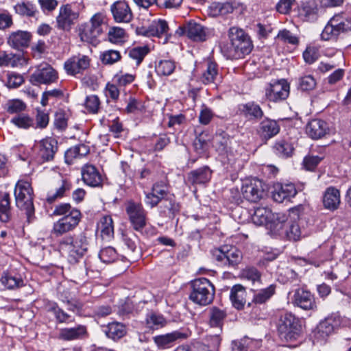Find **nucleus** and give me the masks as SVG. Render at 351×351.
<instances>
[{"label":"nucleus","mask_w":351,"mask_h":351,"mask_svg":"<svg viewBox=\"0 0 351 351\" xmlns=\"http://www.w3.org/2000/svg\"><path fill=\"white\" fill-rule=\"evenodd\" d=\"M230 44L224 50L229 59H241L250 54L254 47L250 36L241 28L232 27L228 31Z\"/></svg>","instance_id":"nucleus-1"},{"label":"nucleus","mask_w":351,"mask_h":351,"mask_svg":"<svg viewBox=\"0 0 351 351\" xmlns=\"http://www.w3.org/2000/svg\"><path fill=\"white\" fill-rule=\"evenodd\" d=\"M88 245V238L84 233H80L62 238L58 247L62 254L68 256L70 262L76 263L87 252Z\"/></svg>","instance_id":"nucleus-2"},{"label":"nucleus","mask_w":351,"mask_h":351,"mask_svg":"<svg viewBox=\"0 0 351 351\" xmlns=\"http://www.w3.org/2000/svg\"><path fill=\"white\" fill-rule=\"evenodd\" d=\"M302 326L301 321L291 313H287L280 319L278 327V335L281 340L292 343L301 336Z\"/></svg>","instance_id":"nucleus-3"},{"label":"nucleus","mask_w":351,"mask_h":351,"mask_svg":"<svg viewBox=\"0 0 351 351\" xmlns=\"http://www.w3.org/2000/svg\"><path fill=\"white\" fill-rule=\"evenodd\" d=\"M191 292L189 299L200 306L210 304L215 295L213 285L206 278L195 279L191 282Z\"/></svg>","instance_id":"nucleus-4"},{"label":"nucleus","mask_w":351,"mask_h":351,"mask_svg":"<svg viewBox=\"0 0 351 351\" xmlns=\"http://www.w3.org/2000/svg\"><path fill=\"white\" fill-rule=\"evenodd\" d=\"M14 196L16 206L19 209L25 210L28 220H30L34 213L33 189L30 183L19 180L15 186Z\"/></svg>","instance_id":"nucleus-5"},{"label":"nucleus","mask_w":351,"mask_h":351,"mask_svg":"<svg viewBox=\"0 0 351 351\" xmlns=\"http://www.w3.org/2000/svg\"><path fill=\"white\" fill-rule=\"evenodd\" d=\"M213 258L225 266L234 267L242 259L241 252L234 247L224 245L212 251Z\"/></svg>","instance_id":"nucleus-6"},{"label":"nucleus","mask_w":351,"mask_h":351,"mask_svg":"<svg viewBox=\"0 0 351 351\" xmlns=\"http://www.w3.org/2000/svg\"><path fill=\"white\" fill-rule=\"evenodd\" d=\"M343 318L338 314H332L321 321L317 326L315 337L317 341H324L343 324Z\"/></svg>","instance_id":"nucleus-7"},{"label":"nucleus","mask_w":351,"mask_h":351,"mask_svg":"<svg viewBox=\"0 0 351 351\" xmlns=\"http://www.w3.org/2000/svg\"><path fill=\"white\" fill-rule=\"evenodd\" d=\"M265 193V185L259 179L252 178L243 182L241 193L243 197L249 202H257L261 199Z\"/></svg>","instance_id":"nucleus-8"},{"label":"nucleus","mask_w":351,"mask_h":351,"mask_svg":"<svg viewBox=\"0 0 351 351\" xmlns=\"http://www.w3.org/2000/svg\"><path fill=\"white\" fill-rule=\"evenodd\" d=\"M290 92V86L285 79L270 83L265 89V96L268 100L278 102L286 99Z\"/></svg>","instance_id":"nucleus-9"},{"label":"nucleus","mask_w":351,"mask_h":351,"mask_svg":"<svg viewBox=\"0 0 351 351\" xmlns=\"http://www.w3.org/2000/svg\"><path fill=\"white\" fill-rule=\"evenodd\" d=\"M125 210L133 228L136 230H142L145 226L147 220V213L142 204L129 202Z\"/></svg>","instance_id":"nucleus-10"},{"label":"nucleus","mask_w":351,"mask_h":351,"mask_svg":"<svg viewBox=\"0 0 351 351\" xmlns=\"http://www.w3.org/2000/svg\"><path fill=\"white\" fill-rule=\"evenodd\" d=\"M57 79V72L47 63L40 64L30 76V81L34 84H49L55 82Z\"/></svg>","instance_id":"nucleus-11"},{"label":"nucleus","mask_w":351,"mask_h":351,"mask_svg":"<svg viewBox=\"0 0 351 351\" xmlns=\"http://www.w3.org/2000/svg\"><path fill=\"white\" fill-rule=\"evenodd\" d=\"M81 217L77 213H73L70 217L64 216L53 223L52 233L56 236L72 231L80 221Z\"/></svg>","instance_id":"nucleus-12"},{"label":"nucleus","mask_w":351,"mask_h":351,"mask_svg":"<svg viewBox=\"0 0 351 351\" xmlns=\"http://www.w3.org/2000/svg\"><path fill=\"white\" fill-rule=\"evenodd\" d=\"M90 65V59L84 55H77L68 59L64 64L66 72L71 75L82 73Z\"/></svg>","instance_id":"nucleus-13"},{"label":"nucleus","mask_w":351,"mask_h":351,"mask_svg":"<svg viewBox=\"0 0 351 351\" xmlns=\"http://www.w3.org/2000/svg\"><path fill=\"white\" fill-rule=\"evenodd\" d=\"M81 174L85 184L91 187H99L102 185L103 177L95 165L85 164L81 168Z\"/></svg>","instance_id":"nucleus-14"},{"label":"nucleus","mask_w":351,"mask_h":351,"mask_svg":"<svg viewBox=\"0 0 351 351\" xmlns=\"http://www.w3.org/2000/svg\"><path fill=\"white\" fill-rule=\"evenodd\" d=\"M280 130V125L276 121L265 118L260 122L256 132L262 140L267 141L276 136Z\"/></svg>","instance_id":"nucleus-15"},{"label":"nucleus","mask_w":351,"mask_h":351,"mask_svg":"<svg viewBox=\"0 0 351 351\" xmlns=\"http://www.w3.org/2000/svg\"><path fill=\"white\" fill-rule=\"evenodd\" d=\"M296 193L297 191L293 184L276 183L274 186L272 197L275 202L282 203L285 200H289L291 197H293Z\"/></svg>","instance_id":"nucleus-16"},{"label":"nucleus","mask_w":351,"mask_h":351,"mask_svg":"<svg viewBox=\"0 0 351 351\" xmlns=\"http://www.w3.org/2000/svg\"><path fill=\"white\" fill-rule=\"evenodd\" d=\"M168 23H140L136 27V33L138 35L152 37L160 36L167 32Z\"/></svg>","instance_id":"nucleus-17"},{"label":"nucleus","mask_w":351,"mask_h":351,"mask_svg":"<svg viewBox=\"0 0 351 351\" xmlns=\"http://www.w3.org/2000/svg\"><path fill=\"white\" fill-rule=\"evenodd\" d=\"M295 305L304 310L316 309L317 306L313 295L303 289L296 290L293 295Z\"/></svg>","instance_id":"nucleus-18"},{"label":"nucleus","mask_w":351,"mask_h":351,"mask_svg":"<svg viewBox=\"0 0 351 351\" xmlns=\"http://www.w3.org/2000/svg\"><path fill=\"white\" fill-rule=\"evenodd\" d=\"M187 335L179 330H175L165 335L155 336L153 339L156 345L160 349H167L179 339H186Z\"/></svg>","instance_id":"nucleus-19"},{"label":"nucleus","mask_w":351,"mask_h":351,"mask_svg":"<svg viewBox=\"0 0 351 351\" xmlns=\"http://www.w3.org/2000/svg\"><path fill=\"white\" fill-rule=\"evenodd\" d=\"M328 130L327 123L319 119H312L306 126V134L314 140H317L324 136Z\"/></svg>","instance_id":"nucleus-20"},{"label":"nucleus","mask_w":351,"mask_h":351,"mask_svg":"<svg viewBox=\"0 0 351 351\" xmlns=\"http://www.w3.org/2000/svg\"><path fill=\"white\" fill-rule=\"evenodd\" d=\"M111 11L115 22H130L132 19L130 8L125 1H117L113 3Z\"/></svg>","instance_id":"nucleus-21"},{"label":"nucleus","mask_w":351,"mask_h":351,"mask_svg":"<svg viewBox=\"0 0 351 351\" xmlns=\"http://www.w3.org/2000/svg\"><path fill=\"white\" fill-rule=\"evenodd\" d=\"M319 8L315 0L302 2L297 8L298 16L304 21L315 19Z\"/></svg>","instance_id":"nucleus-22"},{"label":"nucleus","mask_w":351,"mask_h":351,"mask_svg":"<svg viewBox=\"0 0 351 351\" xmlns=\"http://www.w3.org/2000/svg\"><path fill=\"white\" fill-rule=\"evenodd\" d=\"M39 155L44 161L53 160L58 151V141L53 138H46L40 141Z\"/></svg>","instance_id":"nucleus-23"},{"label":"nucleus","mask_w":351,"mask_h":351,"mask_svg":"<svg viewBox=\"0 0 351 351\" xmlns=\"http://www.w3.org/2000/svg\"><path fill=\"white\" fill-rule=\"evenodd\" d=\"M101 32V23H84L80 28V36L82 41L94 43Z\"/></svg>","instance_id":"nucleus-24"},{"label":"nucleus","mask_w":351,"mask_h":351,"mask_svg":"<svg viewBox=\"0 0 351 351\" xmlns=\"http://www.w3.org/2000/svg\"><path fill=\"white\" fill-rule=\"evenodd\" d=\"M71 189V184L66 180H61L56 186L48 191L46 201L51 204L57 199L63 197Z\"/></svg>","instance_id":"nucleus-25"},{"label":"nucleus","mask_w":351,"mask_h":351,"mask_svg":"<svg viewBox=\"0 0 351 351\" xmlns=\"http://www.w3.org/2000/svg\"><path fill=\"white\" fill-rule=\"evenodd\" d=\"M32 38L27 31H16L12 32L8 38V44L13 48L19 49L29 46Z\"/></svg>","instance_id":"nucleus-26"},{"label":"nucleus","mask_w":351,"mask_h":351,"mask_svg":"<svg viewBox=\"0 0 351 351\" xmlns=\"http://www.w3.org/2000/svg\"><path fill=\"white\" fill-rule=\"evenodd\" d=\"M340 192L334 186L326 189L323 197L324 206L330 210L338 208L340 204Z\"/></svg>","instance_id":"nucleus-27"},{"label":"nucleus","mask_w":351,"mask_h":351,"mask_svg":"<svg viewBox=\"0 0 351 351\" xmlns=\"http://www.w3.org/2000/svg\"><path fill=\"white\" fill-rule=\"evenodd\" d=\"M182 34H185L193 40H204L206 39V30L200 23H186L184 27H180Z\"/></svg>","instance_id":"nucleus-28"},{"label":"nucleus","mask_w":351,"mask_h":351,"mask_svg":"<svg viewBox=\"0 0 351 351\" xmlns=\"http://www.w3.org/2000/svg\"><path fill=\"white\" fill-rule=\"evenodd\" d=\"M85 326L78 325L74 328H64L60 330L59 339L64 341H73L83 338L86 335Z\"/></svg>","instance_id":"nucleus-29"},{"label":"nucleus","mask_w":351,"mask_h":351,"mask_svg":"<svg viewBox=\"0 0 351 351\" xmlns=\"http://www.w3.org/2000/svg\"><path fill=\"white\" fill-rule=\"evenodd\" d=\"M239 110L242 115L250 119H260L264 115L263 111L260 106L254 101L239 105Z\"/></svg>","instance_id":"nucleus-30"},{"label":"nucleus","mask_w":351,"mask_h":351,"mask_svg":"<svg viewBox=\"0 0 351 351\" xmlns=\"http://www.w3.org/2000/svg\"><path fill=\"white\" fill-rule=\"evenodd\" d=\"M97 230L103 240L109 241L114 235L113 221L110 216L102 217L97 223Z\"/></svg>","instance_id":"nucleus-31"},{"label":"nucleus","mask_w":351,"mask_h":351,"mask_svg":"<svg viewBox=\"0 0 351 351\" xmlns=\"http://www.w3.org/2000/svg\"><path fill=\"white\" fill-rule=\"evenodd\" d=\"M220 78L217 64L213 61H208L206 63V68L200 77L201 82L204 84H216Z\"/></svg>","instance_id":"nucleus-32"},{"label":"nucleus","mask_w":351,"mask_h":351,"mask_svg":"<svg viewBox=\"0 0 351 351\" xmlns=\"http://www.w3.org/2000/svg\"><path fill=\"white\" fill-rule=\"evenodd\" d=\"M211 173L208 167H203L191 171L188 176V180L193 184H205L210 180Z\"/></svg>","instance_id":"nucleus-33"},{"label":"nucleus","mask_w":351,"mask_h":351,"mask_svg":"<svg viewBox=\"0 0 351 351\" xmlns=\"http://www.w3.org/2000/svg\"><path fill=\"white\" fill-rule=\"evenodd\" d=\"M288 217L284 213H273L271 217L269 225V228L272 232L280 236L283 235L285 232L284 228L287 225Z\"/></svg>","instance_id":"nucleus-34"},{"label":"nucleus","mask_w":351,"mask_h":351,"mask_svg":"<svg viewBox=\"0 0 351 351\" xmlns=\"http://www.w3.org/2000/svg\"><path fill=\"white\" fill-rule=\"evenodd\" d=\"M245 289L241 285L233 286L230 290V299L233 306L237 309L243 308L245 303Z\"/></svg>","instance_id":"nucleus-35"},{"label":"nucleus","mask_w":351,"mask_h":351,"mask_svg":"<svg viewBox=\"0 0 351 351\" xmlns=\"http://www.w3.org/2000/svg\"><path fill=\"white\" fill-rule=\"evenodd\" d=\"M232 139L224 132L217 134L215 137V146L221 154H232Z\"/></svg>","instance_id":"nucleus-36"},{"label":"nucleus","mask_w":351,"mask_h":351,"mask_svg":"<svg viewBox=\"0 0 351 351\" xmlns=\"http://www.w3.org/2000/svg\"><path fill=\"white\" fill-rule=\"evenodd\" d=\"M209 326L211 328H215L219 332L222 331L223 321L226 317V313L217 307H213L210 310Z\"/></svg>","instance_id":"nucleus-37"},{"label":"nucleus","mask_w":351,"mask_h":351,"mask_svg":"<svg viewBox=\"0 0 351 351\" xmlns=\"http://www.w3.org/2000/svg\"><path fill=\"white\" fill-rule=\"evenodd\" d=\"M128 34L125 29L119 27H110L108 32V40L114 45H122L127 42Z\"/></svg>","instance_id":"nucleus-38"},{"label":"nucleus","mask_w":351,"mask_h":351,"mask_svg":"<svg viewBox=\"0 0 351 351\" xmlns=\"http://www.w3.org/2000/svg\"><path fill=\"white\" fill-rule=\"evenodd\" d=\"M273 216L271 210L266 207H257L252 216V220L254 223L258 226L267 224L271 217Z\"/></svg>","instance_id":"nucleus-39"},{"label":"nucleus","mask_w":351,"mask_h":351,"mask_svg":"<svg viewBox=\"0 0 351 351\" xmlns=\"http://www.w3.org/2000/svg\"><path fill=\"white\" fill-rule=\"evenodd\" d=\"M104 332L108 337L113 340H117L126 334V328L123 324L115 322L109 323Z\"/></svg>","instance_id":"nucleus-40"},{"label":"nucleus","mask_w":351,"mask_h":351,"mask_svg":"<svg viewBox=\"0 0 351 351\" xmlns=\"http://www.w3.org/2000/svg\"><path fill=\"white\" fill-rule=\"evenodd\" d=\"M1 284L8 289H19L25 285L24 280L19 276L3 272L0 278Z\"/></svg>","instance_id":"nucleus-41"},{"label":"nucleus","mask_w":351,"mask_h":351,"mask_svg":"<svg viewBox=\"0 0 351 351\" xmlns=\"http://www.w3.org/2000/svg\"><path fill=\"white\" fill-rule=\"evenodd\" d=\"M345 23H327L321 34V38L324 40L335 39L345 29Z\"/></svg>","instance_id":"nucleus-42"},{"label":"nucleus","mask_w":351,"mask_h":351,"mask_svg":"<svg viewBox=\"0 0 351 351\" xmlns=\"http://www.w3.org/2000/svg\"><path fill=\"white\" fill-rule=\"evenodd\" d=\"M276 286L271 285L267 288L254 292L252 302L256 304H262L268 301L275 293Z\"/></svg>","instance_id":"nucleus-43"},{"label":"nucleus","mask_w":351,"mask_h":351,"mask_svg":"<svg viewBox=\"0 0 351 351\" xmlns=\"http://www.w3.org/2000/svg\"><path fill=\"white\" fill-rule=\"evenodd\" d=\"M79 17V13L72 8L71 4L63 5L60 8L57 22H73Z\"/></svg>","instance_id":"nucleus-44"},{"label":"nucleus","mask_w":351,"mask_h":351,"mask_svg":"<svg viewBox=\"0 0 351 351\" xmlns=\"http://www.w3.org/2000/svg\"><path fill=\"white\" fill-rule=\"evenodd\" d=\"M11 217L10 195L7 193L0 195V221H9Z\"/></svg>","instance_id":"nucleus-45"},{"label":"nucleus","mask_w":351,"mask_h":351,"mask_svg":"<svg viewBox=\"0 0 351 351\" xmlns=\"http://www.w3.org/2000/svg\"><path fill=\"white\" fill-rule=\"evenodd\" d=\"M273 150L279 157L288 158L292 156L294 148L291 143L285 140H280L275 143Z\"/></svg>","instance_id":"nucleus-46"},{"label":"nucleus","mask_w":351,"mask_h":351,"mask_svg":"<svg viewBox=\"0 0 351 351\" xmlns=\"http://www.w3.org/2000/svg\"><path fill=\"white\" fill-rule=\"evenodd\" d=\"M150 49L147 45L134 47L128 50V56L139 65L144 58L149 53Z\"/></svg>","instance_id":"nucleus-47"},{"label":"nucleus","mask_w":351,"mask_h":351,"mask_svg":"<svg viewBox=\"0 0 351 351\" xmlns=\"http://www.w3.org/2000/svg\"><path fill=\"white\" fill-rule=\"evenodd\" d=\"M283 235L289 240L293 241H297L304 236L300 225L296 221H293L289 224L286 230H285Z\"/></svg>","instance_id":"nucleus-48"},{"label":"nucleus","mask_w":351,"mask_h":351,"mask_svg":"<svg viewBox=\"0 0 351 351\" xmlns=\"http://www.w3.org/2000/svg\"><path fill=\"white\" fill-rule=\"evenodd\" d=\"M162 203L165 209L162 210L161 212L166 214L167 211L169 217H173L180 210V205L176 202L173 195H169L162 201Z\"/></svg>","instance_id":"nucleus-49"},{"label":"nucleus","mask_w":351,"mask_h":351,"mask_svg":"<svg viewBox=\"0 0 351 351\" xmlns=\"http://www.w3.org/2000/svg\"><path fill=\"white\" fill-rule=\"evenodd\" d=\"M15 12L22 16H35L38 11L36 6L30 2H21L14 6Z\"/></svg>","instance_id":"nucleus-50"},{"label":"nucleus","mask_w":351,"mask_h":351,"mask_svg":"<svg viewBox=\"0 0 351 351\" xmlns=\"http://www.w3.org/2000/svg\"><path fill=\"white\" fill-rule=\"evenodd\" d=\"M155 68L158 75L167 76L173 72L176 65L172 60H162L156 64Z\"/></svg>","instance_id":"nucleus-51"},{"label":"nucleus","mask_w":351,"mask_h":351,"mask_svg":"<svg viewBox=\"0 0 351 351\" xmlns=\"http://www.w3.org/2000/svg\"><path fill=\"white\" fill-rule=\"evenodd\" d=\"M20 60L19 56L13 53H8L5 51H0V66H17Z\"/></svg>","instance_id":"nucleus-52"},{"label":"nucleus","mask_w":351,"mask_h":351,"mask_svg":"<svg viewBox=\"0 0 351 351\" xmlns=\"http://www.w3.org/2000/svg\"><path fill=\"white\" fill-rule=\"evenodd\" d=\"M11 123L20 128L27 129L34 127V121L27 114H20L11 119Z\"/></svg>","instance_id":"nucleus-53"},{"label":"nucleus","mask_w":351,"mask_h":351,"mask_svg":"<svg viewBox=\"0 0 351 351\" xmlns=\"http://www.w3.org/2000/svg\"><path fill=\"white\" fill-rule=\"evenodd\" d=\"M316 84V80L311 75H305L298 79V88L302 91L313 90Z\"/></svg>","instance_id":"nucleus-54"},{"label":"nucleus","mask_w":351,"mask_h":351,"mask_svg":"<svg viewBox=\"0 0 351 351\" xmlns=\"http://www.w3.org/2000/svg\"><path fill=\"white\" fill-rule=\"evenodd\" d=\"M74 213H77V214H78V217H81V213L79 210L71 207L69 204L65 203L58 205L55 208L53 214L54 215H63V217H70Z\"/></svg>","instance_id":"nucleus-55"},{"label":"nucleus","mask_w":351,"mask_h":351,"mask_svg":"<svg viewBox=\"0 0 351 351\" xmlns=\"http://www.w3.org/2000/svg\"><path fill=\"white\" fill-rule=\"evenodd\" d=\"M165 323V319L162 316L154 313L149 315L146 319L147 326L152 330L164 326Z\"/></svg>","instance_id":"nucleus-56"},{"label":"nucleus","mask_w":351,"mask_h":351,"mask_svg":"<svg viewBox=\"0 0 351 351\" xmlns=\"http://www.w3.org/2000/svg\"><path fill=\"white\" fill-rule=\"evenodd\" d=\"M117 257V254L112 247H106L101 249L99 253V258L105 263L114 262Z\"/></svg>","instance_id":"nucleus-57"},{"label":"nucleus","mask_w":351,"mask_h":351,"mask_svg":"<svg viewBox=\"0 0 351 351\" xmlns=\"http://www.w3.org/2000/svg\"><path fill=\"white\" fill-rule=\"evenodd\" d=\"M25 108L26 104L22 100L17 99L9 100L5 107L6 111L10 114L21 112L25 110Z\"/></svg>","instance_id":"nucleus-58"},{"label":"nucleus","mask_w":351,"mask_h":351,"mask_svg":"<svg viewBox=\"0 0 351 351\" xmlns=\"http://www.w3.org/2000/svg\"><path fill=\"white\" fill-rule=\"evenodd\" d=\"M51 311H53L56 319L60 323H69L72 321L71 315L60 308L56 304L51 306Z\"/></svg>","instance_id":"nucleus-59"},{"label":"nucleus","mask_w":351,"mask_h":351,"mask_svg":"<svg viewBox=\"0 0 351 351\" xmlns=\"http://www.w3.org/2000/svg\"><path fill=\"white\" fill-rule=\"evenodd\" d=\"M322 159L323 157L319 156L308 155L304 157L302 165L306 170L313 171Z\"/></svg>","instance_id":"nucleus-60"},{"label":"nucleus","mask_w":351,"mask_h":351,"mask_svg":"<svg viewBox=\"0 0 351 351\" xmlns=\"http://www.w3.org/2000/svg\"><path fill=\"white\" fill-rule=\"evenodd\" d=\"M277 37L285 43H288L291 45H298V38L293 35L290 31L287 29H282L279 31Z\"/></svg>","instance_id":"nucleus-61"},{"label":"nucleus","mask_w":351,"mask_h":351,"mask_svg":"<svg viewBox=\"0 0 351 351\" xmlns=\"http://www.w3.org/2000/svg\"><path fill=\"white\" fill-rule=\"evenodd\" d=\"M121 58V54L119 51L117 50H108L102 54V62L104 64H112L117 61H119Z\"/></svg>","instance_id":"nucleus-62"},{"label":"nucleus","mask_w":351,"mask_h":351,"mask_svg":"<svg viewBox=\"0 0 351 351\" xmlns=\"http://www.w3.org/2000/svg\"><path fill=\"white\" fill-rule=\"evenodd\" d=\"M242 277L254 283L261 279V274L254 267H247L242 271Z\"/></svg>","instance_id":"nucleus-63"},{"label":"nucleus","mask_w":351,"mask_h":351,"mask_svg":"<svg viewBox=\"0 0 351 351\" xmlns=\"http://www.w3.org/2000/svg\"><path fill=\"white\" fill-rule=\"evenodd\" d=\"M49 118L47 112L40 110H37L35 128L40 129L45 128L49 123Z\"/></svg>","instance_id":"nucleus-64"}]
</instances>
